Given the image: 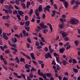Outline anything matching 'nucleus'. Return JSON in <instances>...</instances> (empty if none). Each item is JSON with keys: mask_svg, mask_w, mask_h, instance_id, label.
Here are the masks:
<instances>
[{"mask_svg": "<svg viewBox=\"0 0 80 80\" xmlns=\"http://www.w3.org/2000/svg\"><path fill=\"white\" fill-rule=\"evenodd\" d=\"M71 22L72 24L77 25L79 23V20L76 19L72 18L71 19Z\"/></svg>", "mask_w": 80, "mask_h": 80, "instance_id": "1", "label": "nucleus"}, {"mask_svg": "<svg viewBox=\"0 0 80 80\" xmlns=\"http://www.w3.org/2000/svg\"><path fill=\"white\" fill-rule=\"evenodd\" d=\"M45 57L46 59H47L49 58H52V55H51V53L49 52H48L45 54Z\"/></svg>", "mask_w": 80, "mask_h": 80, "instance_id": "2", "label": "nucleus"}, {"mask_svg": "<svg viewBox=\"0 0 80 80\" xmlns=\"http://www.w3.org/2000/svg\"><path fill=\"white\" fill-rule=\"evenodd\" d=\"M39 25L42 29L48 28V26L44 25V22H41V23L39 24Z\"/></svg>", "mask_w": 80, "mask_h": 80, "instance_id": "3", "label": "nucleus"}, {"mask_svg": "<svg viewBox=\"0 0 80 80\" xmlns=\"http://www.w3.org/2000/svg\"><path fill=\"white\" fill-rule=\"evenodd\" d=\"M52 12L53 13L51 14V15L52 17H54L55 15V13H56L57 14H58V15H60V12H57L55 10H52Z\"/></svg>", "mask_w": 80, "mask_h": 80, "instance_id": "4", "label": "nucleus"}, {"mask_svg": "<svg viewBox=\"0 0 80 80\" xmlns=\"http://www.w3.org/2000/svg\"><path fill=\"white\" fill-rule=\"evenodd\" d=\"M5 8H6V9H8V10H9L10 9H12L13 8L12 6V5L10 4L9 5V6L8 5H6L5 6Z\"/></svg>", "mask_w": 80, "mask_h": 80, "instance_id": "5", "label": "nucleus"}, {"mask_svg": "<svg viewBox=\"0 0 80 80\" xmlns=\"http://www.w3.org/2000/svg\"><path fill=\"white\" fill-rule=\"evenodd\" d=\"M2 35H3V37L5 39V40H8V37L7 36L6 34L3 32L2 33Z\"/></svg>", "mask_w": 80, "mask_h": 80, "instance_id": "6", "label": "nucleus"}, {"mask_svg": "<svg viewBox=\"0 0 80 80\" xmlns=\"http://www.w3.org/2000/svg\"><path fill=\"white\" fill-rule=\"evenodd\" d=\"M63 4L64 5L65 7L66 8H68V3L67 1H65L64 2H63Z\"/></svg>", "mask_w": 80, "mask_h": 80, "instance_id": "7", "label": "nucleus"}, {"mask_svg": "<svg viewBox=\"0 0 80 80\" xmlns=\"http://www.w3.org/2000/svg\"><path fill=\"white\" fill-rule=\"evenodd\" d=\"M18 14L21 15V16H22V17L23 16V13H24V12H23L22 11H20V10H18Z\"/></svg>", "mask_w": 80, "mask_h": 80, "instance_id": "8", "label": "nucleus"}, {"mask_svg": "<svg viewBox=\"0 0 80 80\" xmlns=\"http://www.w3.org/2000/svg\"><path fill=\"white\" fill-rule=\"evenodd\" d=\"M2 18L3 20H6V19H8V18H10V16L8 15L6 16H4L2 17Z\"/></svg>", "mask_w": 80, "mask_h": 80, "instance_id": "9", "label": "nucleus"}, {"mask_svg": "<svg viewBox=\"0 0 80 80\" xmlns=\"http://www.w3.org/2000/svg\"><path fill=\"white\" fill-rule=\"evenodd\" d=\"M42 5H40L39 6L38 8V11L39 12H41L42 11Z\"/></svg>", "mask_w": 80, "mask_h": 80, "instance_id": "10", "label": "nucleus"}, {"mask_svg": "<svg viewBox=\"0 0 80 80\" xmlns=\"http://www.w3.org/2000/svg\"><path fill=\"white\" fill-rule=\"evenodd\" d=\"M62 64L64 66H66V65L67 64H68V63L65 60H62Z\"/></svg>", "mask_w": 80, "mask_h": 80, "instance_id": "11", "label": "nucleus"}, {"mask_svg": "<svg viewBox=\"0 0 80 80\" xmlns=\"http://www.w3.org/2000/svg\"><path fill=\"white\" fill-rule=\"evenodd\" d=\"M62 37H66V36L68 35V34L67 33L64 32H62Z\"/></svg>", "mask_w": 80, "mask_h": 80, "instance_id": "12", "label": "nucleus"}, {"mask_svg": "<svg viewBox=\"0 0 80 80\" xmlns=\"http://www.w3.org/2000/svg\"><path fill=\"white\" fill-rule=\"evenodd\" d=\"M47 25H48V26H49L51 30V32H52V31L53 30V28H52V25L50 24L49 23H47Z\"/></svg>", "mask_w": 80, "mask_h": 80, "instance_id": "13", "label": "nucleus"}, {"mask_svg": "<svg viewBox=\"0 0 80 80\" xmlns=\"http://www.w3.org/2000/svg\"><path fill=\"white\" fill-rule=\"evenodd\" d=\"M64 23H62L61 24L58 25V27L61 28V29H62V28H63L64 27Z\"/></svg>", "mask_w": 80, "mask_h": 80, "instance_id": "14", "label": "nucleus"}, {"mask_svg": "<svg viewBox=\"0 0 80 80\" xmlns=\"http://www.w3.org/2000/svg\"><path fill=\"white\" fill-rule=\"evenodd\" d=\"M65 49L63 48H60L59 49V52L61 53H63L64 51L65 50Z\"/></svg>", "mask_w": 80, "mask_h": 80, "instance_id": "15", "label": "nucleus"}, {"mask_svg": "<svg viewBox=\"0 0 80 80\" xmlns=\"http://www.w3.org/2000/svg\"><path fill=\"white\" fill-rule=\"evenodd\" d=\"M46 75L47 77H52V73H46Z\"/></svg>", "mask_w": 80, "mask_h": 80, "instance_id": "16", "label": "nucleus"}, {"mask_svg": "<svg viewBox=\"0 0 80 80\" xmlns=\"http://www.w3.org/2000/svg\"><path fill=\"white\" fill-rule=\"evenodd\" d=\"M15 61H17V62H16V63H18L19 62H20V61H19V59H18V57H17L15 58L14 59Z\"/></svg>", "mask_w": 80, "mask_h": 80, "instance_id": "17", "label": "nucleus"}, {"mask_svg": "<svg viewBox=\"0 0 80 80\" xmlns=\"http://www.w3.org/2000/svg\"><path fill=\"white\" fill-rule=\"evenodd\" d=\"M32 71H33V72H35L36 71V69L32 68V69H31V70H30V73H33Z\"/></svg>", "mask_w": 80, "mask_h": 80, "instance_id": "18", "label": "nucleus"}, {"mask_svg": "<svg viewBox=\"0 0 80 80\" xmlns=\"http://www.w3.org/2000/svg\"><path fill=\"white\" fill-rule=\"evenodd\" d=\"M73 69L74 72H75V73H78V69H75V68H73Z\"/></svg>", "mask_w": 80, "mask_h": 80, "instance_id": "19", "label": "nucleus"}, {"mask_svg": "<svg viewBox=\"0 0 80 80\" xmlns=\"http://www.w3.org/2000/svg\"><path fill=\"white\" fill-rule=\"evenodd\" d=\"M59 20L60 21H61V22L62 23H63L64 22H65V21H66V19H63L62 18H60L59 19Z\"/></svg>", "mask_w": 80, "mask_h": 80, "instance_id": "20", "label": "nucleus"}, {"mask_svg": "<svg viewBox=\"0 0 80 80\" xmlns=\"http://www.w3.org/2000/svg\"><path fill=\"white\" fill-rule=\"evenodd\" d=\"M23 56H25V57H26V58H28V59H29L30 60H31V58H30L29 56H28V55L26 54H23Z\"/></svg>", "mask_w": 80, "mask_h": 80, "instance_id": "21", "label": "nucleus"}, {"mask_svg": "<svg viewBox=\"0 0 80 80\" xmlns=\"http://www.w3.org/2000/svg\"><path fill=\"white\" fill-rule=\"evenodd\" d=\"M21 5H22V6L23 8H26V7H25V3H21Z\"/></svg>", "mask_w": 80, "mask_h": 80, "instance_id": "22", "label": "nucleus"}, {"mask_svg": "<svg viewBox=\"0 0 80 80\" xmlns=\"http://www.w3.org/2000/svg\"><path fill=\"white\" fill-rule=\"evenodd\" d=\"M76 46H77V45H78V41L77 40H76L74 42Z\"/></svg>", "mask_w": 80, "mask_h": 80, "instance_id": "23", "label": "nucleus"}, {"mask_svg": "<svg viewBox=\"0 0 80 80\" xmlns=\"http://www.w3.org/2000/svg\"><path fill=\"white\" fill-rule=\"evenodd\" d=\"M25 25H27V26H29V25H30V21H26L25 23Z\"/></svg>", "mask_w": 80, "mask_h": 80, "instance_id": "24", "label": "nucleus"}, {"mask_svg": "<svg viewBox=\"0 0 80 80\" xmlns=\"http://www.w3.org/2000/svg\"><path fill=\"white\" fill-rule=\"evenodd\" d=\"M56 70H60V66L58 65V64H57L56 65Z\"/></svg>", "mask_w": 80, "mask_h": 80, "instance_id": "25", "label": "nucleus"}, {"mask_svg": "<svg viewBox=\"0 0 80 80\" xmlns=\"http://www.w3.org/2000/svg\"><path fill=\"white\" fill-rule=\"evenodd\" d=\"M20 62H25V59L23 58H21L20 60Z\"/></svg>", "mask_w": 80, "mask_h": 80, "instance_id": "26", "label": "nucleus"}, {"mask_svg": "<svg viewBox=\"0 0 80 80\" xmlns=\"http://www.w3.org/2000/svg\"><path fill=\"white\" fill-rule=\"evenodd\" d=\"M16 16L19 20H21V18H20V15L17 14Z\"/></svg>", "mask_w": 80, "mask_h": 80, "instance_id": "27", "label": "nucleus"}, {"mask_svg": "<svg viewBox=\"0 0 80 80\" xmlns=\"http://www.w3.org/2000/svg\"><path fill=\"white\" fill-rule=\"evenodd\" d=\"M29 78H32L33 77V75L32 73H30L29 75L28 76Z\"/></svg>", "mask_w": 80, "mask_h": 80, "instance_id": "28", "label": "nucleus"}, {"mask_svg": "<svg viewBox=\"0 0 80 80\" xmlns=\"http://www.w3.org/2000/svg\"><path fill=\"white\" fill-rule=\"evenodd\" d=\"M3 11H4L5 13H8V10L6 9H3Z\"/></svg>", "mask_w": 80, "mask_h": 80, "instance_id": "29", "label": "nucleus"}, {"mask_svg": "<svg viewBox=\"0 0 80 80\" xmlns=\"http://www.w3.org/2000/svg\"><path fill=\"white\" fill-rule=\"evenodd\" d=\"M25 28L28 32H29V30L30 29V27H25Z\"/></svg>", "mask_w": 80, "mask_h": 80, "instance_id": "30", "label": "nucleus"}, {"mask_svg": "<svg viewBox=\"0 0 80 80\" xmlns=\"http://www.w3.org/2000/svg\"><path fill=\"white\" fill-rule=\"evenodd\" d=\"M48 32V29H46L43 30V32L45 34H46L47 33V32Z\"/></svg>", "mask_w": 80, "mask_h": 80, "instance_id": "31", "label": "nucleus"}, {"mask_svg": "<svg viewBox=\"0 0 80 80\" xmlns=\"http://www.w3.org/2000/svg\"><path fill=\"white\" fill-rule=\"evenodd\" d=\"M72 63L73 64H75V63H77V61H76L75 59H73Z\"/></svg>", "mask_w": 80, "mask_h": 80, "instance_id": "32", "label": "nucleus"}, {"mask_svg": "<svg viewBox=\"0 0 80 80\" xmlns=\"http://www.w3.org/2000/svg\"><path fill=\"white\" fill-rule=\"evenodd\" d=\"M75 2H76V1H75V0H72L71 1V5H73L74 3H75Z\"/></svg>", "mask_w": 80, "mask_h": 80, "instance_id": "33", "label": "nucleus"}, {"mask_svg": "<svg viewBox=\"0 0 80 80\" xmlns=\"http://www.w3.org/2000/svg\"><path fill=\"white\" fill-rule=\"evenodd\" d=\"M10 50L8 49L6 50L5 51V53H10Z\"/></svg>", "mask_w": 80, "mask_h": 80, "instance_id": "34", "label": "nucleus"}, {"mask_svg": "<svg viewBox=\"0 0 80 80\" xmlns=\"http://www.w3.org/2000/svg\"><path fill=\"white\" fill-rule=\"evenodd\" d=\"M27 41L28 43H31V40L29 38H27Z\"/></svg>", "mask_w": 80, "mask_h": 80, "instance_id": "35", "label": "nucleus"}, {"mask_svg": "<svg viewBox=\"0 0 80 80\" xmlns=\"http://www.w3.org/2000/svg\"><path fill=\"white\" fill-rule=\"evenodd\" d=\"M53 55L55 57H56L57 56H58V57H60V55H59V54L57 53L56 52H54L53 53Z\"/></svg>", "mask_w": 80, "mask_h": 80, "instance_id": "36", "label": "nucleus"}, {"mask_svg": "<svg viewBox=\"0 0 80 80\" xmlns=\"http://www.w3.org/2000/svg\"><path fill=\"white\" fill-rule=\"evenodd\" d=\"M12 12H13V11L11 10V9H8V13H9L10 14H11V13H12Z\"/></svg>", "mask_w": 80, "mask_h": 80, "instance_id": "37", "label": "nucleus"}, {"mask_svg": "<svg viewBox=\"0 0 80 80\" xmlns=\"http://www.w3.org/2000/svg\"><path fill=\"white\" fill-rule=\"evenodd\" d=\"M13 27L14 30H15L16 31L18 29V28L17 26H14Z\"/></svg>", "mask_w": 80, "mask_h": 80, "instance_id": "38", "label": "nucleus"}, {"mask_svg": "<svg viewBox=\"0 0 80 80\" xmlns=\"http://www.w3.org/2000/svg\"><path fill=\"white\" fill-rule=\"evenodd\" d=\"M78 5H75L73 7V9H77V8H78Z\"/></svg>", "mask_w": 80, "mask_h": 80, "instance_id": "39", "label": "nucleus"}, {"mask_svg": "<svg viewBox=\"0 0 80 80\" xmlns=\"http://www.w3.org/2000/svg\"><path fill=\"white\" fill-rule=\"evenodd\" d=\"M56 61H57V62H58V63L59 62H60V61H59V57H56Z\"/></svg>", "mask_w": 80, "mask_h": 80, "instance_id": "40", "label": "nucleus"}, {"mask_svg": "<svg viewBox=\"0 0 80 80\" xmlns=\"http://www.w3.org/2000/svg\"><path fill=\"white\" fill-rule=\"evenodd\" d=\"M55 61L54 60L52 61V65H56V62H55Z\"/></svg>", "mask_w": 80, "mask_h": 80, "instance_id": "41", "label": "nucleus"}, {"mask_svg": "<svg viewBox=\"0 0 80 80\" xmlns=\"http://www.w3.org/2000/svg\"><path fill=\"white\" fill-rule=\"evenodd\" d=\"M35 45L36 46H38L39 45H40V43H39L37 41L36 42Z\"/></svg>", "mask_w": 80, "mask_h": 80, "instance_id": "42", "label": "nucleus"}, {"mask_svg": "<svg viewBox=\"0 0 80 80\" xmlns=\"http://www.w3.org/2000/svg\"><path fill=\"white\" fill-rule=\"evenodd\" d=\"M21 75H22V78H23L24 79H25V78H26L25 77V75L23 73H21Z\"/></svg>", "mask_w": 80, "mask_h": 80, "instance_id": "43", "label": "nucleus"}, {"mask_svg": "<svg viewBox=\"0 0 80 80\" xmlns=\"http://www.w3.org/2000/svg\"><path fill=\"white\" fill-rule=\"evenodd\" d=\"M75 4L76 5H80V2L78 1H75Z\"/></svg>", "mask_w": 80, "mask_h": 80, "instance_id": "44", "label": "nucleus"}, {"mask_svg": "<svg viewBox=\"0 0 80 80\" xmlns=\"http://www.w3.org/2000/svg\"><path fill=\"white\" fill-rule=\"evenodd\" d=\"M68 45H69V43L66 42V44L64 45V47H66L67 46H68Z\"/></svg>", "mask_w": 80, "mask_h": 80, "instance_id": "45", "label": "nucleus"}, {"mask_svg": "<svg viewBox=\"0 0 80 80\" xmlns=\"http://www.w3.org/2000/svg\"><path fill=\"white\" fill-rule=\"evenodd\" d=\"M46 9L47 8H50V5H46V7L45 8Z\"/></svg>", "mask_w": 80, "mask_h": 80, "instance_id": "46", "label": "nucleus"}, {"mask_svg": "<svg viewBox=\"0 0 80 80\" xmlns=\"http://www.w3.org/2000/svg\"><path fill=\"white\" fill-rule=\"evenodd\" d=\"M31 5H32V6H35V3L33 1H32L31 2Z\"/></svg>", "mask_w": 80, "mask_h": 80, "instance_id": "47", "label": "nucleus"}, {"mask_svg": "<svg viewBox=\"0 0 80 80\" xmlns=\"http://www.w3.org/2000/svg\"><path fill=\"white\" fill-rule=\"evenodd\" d=\"M22 33L24 34V37H25V34L26 33V31L25 30H23L22 31Z\"/></svg>", "mask_w": 80, "mask_h": 80, "instance_id": "48", "label": "nucleus"}, {"mask_svg": "<svg viewBox=\"0 0 80 80\" xmlns=\"http://www.w3.org/2000/svg\"><path fill=\"white\" fill-rule=\"evenodd\" d=\"M32 62L33 63H34V64L35 65H37V62H36V61L32 60Z\"/></svg>", "mask_w": 80, "mask_h": 80, "instance_id": "49", "label": "nucleus"}, {"mask_svg": "<svg viewBox=\"0 0 80 80\" xmlns=\"http://www.w3.org/2000/svg\"><path fill=\"white\" fill-rule=\"evenodd\" d=\"M53 6L55 9H56V10L57 9V4H54Z\"/></svg>", "mask_w": 80, "mask_h": 80, "instance_id": "50", "label": "nucleus"}, {"mask_svg": "<svg viewBox=\"0 0 80 80\" xmlns=\"http://www.w3.org/2000/svg\"><path fill=\"white\" fill-rule=\"evenodd\" d=\"M28 18V17L27 16H25V20L26 21H27V19Z\"/></svg>", "mask_w": 80, "mask_h": 80, "instance_id": "51", "label": "nucleus"}, {"mask_svg": "<svg viewBox=\"0 0 80 80\" xmlns=\"http://www.w3.org/2000/svg\"><path fill=\"white\" fill-rule=\"evenodd\" d=\"M25 68L27 69H28L29 68V67H28V64H26L24 66Z\"/></svg>", "mask_w": 80, "mask_h": 80, "instance_id": "52", "label": "nucleus"}, {"mask_svg": "<svg viewBox=\"0 0 80 80\" xmlns=\"http://www.w3.org/2000/svg\"><path fill=\"white\" fill-rule=\"evenodd\" d=\"M20 25H23L25 24V22H20Z\"/></svg>", "mask_w": 80, "mask_h": 80, "instance_id": "53", "label": "nucleus"}, {"mask_svg": "<svg viewBox=\"0 0 80 80\" xmlns=\"http://www.w3.org/2000/svg\"><path fill=\"white\" fill-rule=\"evenodd\" d=\"M14 36L16 37H17L18 38H20V37H19V36H18V34H16L14 35Z\"/></svg>", "mask_w": 80, "mask_h": 80, "instance_id": "54", "label": "nucleus"}, {"mask_svg": "<svg viewBox=\"0 0 80 80\" xmlns=\"http://www.w3.org/2000/svg\"><path fill=\"white\" fill-rule=\"evenodd\" d=\"M15 2L16 5H19V1L16 0Z\"/></svg>", "mask_w": 80, "mask_h": 80, "instance_id": "55", "label": "nucleus"}, {"mask_svg": "<svg viewBox=\"0 0 80 80\" xmlns=\"http://www.w3.org/2000/svg\"><path fill=\"white\" fill-rule=\"evenodd\" d=\"M45 17H46V16L45 15V14H43L42 16V19H45Z\"/></svg>", "mask_w": 80, "mask_h": 80, "instance_id": "56", "label": "nucleus"}, {"mask_svg": "<svg viewBox=\"0 0 80 80\" xmlns=\"http://www.w3.org/2000/svg\"><path fill=\"white\" fill-rule=\"evenodd\" d=\"M0 59L1 60H4V58H3V56L2 55H1L0 56Z\"/></svg>", "mask_w": 80, "mask_h": 80, "instance_id": "57", "label": "nucleus"}, {"mask_svg": "<svg viewBox=\"0 0 80 80\" xmlns=\"http://www.w3.org/2000/svg\"><path fill=\"white\" fill-rule=\"evenodd\" d=\"M33 11L32 9H31L30 11L29 14L31 15L32 13H33Z\"/></svg>", "mask_w": 80, "mask_h": 80, "instance_id": "58", "label": "nucleus"}, {"mask_svg": "<svg viewBox=\"0 0 80 80\" xmlns=\"http://www.w3.org/2000/svg\"><path fill=\"white\" fill-rule=\"evenodd\" d=\"M44 50L46 52L48 51V48H47V47H45L44 48Z\"/></svg>", "mask_w": 80, "mask_h": 80, "instance_id": "59", "label": "nucleus"}, {"mask_svg": "<svg viewBox=\"0 0 80 80\" xmlns=\"http://www.w3.org/2000/svg\"><path fill=\"white\" fill-rule=\"evenodd\" d=\"M50 0V2L51 3V5H53V1L54 0Z\"/></svg>", "mask_w": 80, "mask_h": 80, "instance_id": "60", "label": "nucleus"}, {"mask_svg": "<svg viewBox=\"0 0 80 80\" xmlns=\"http://www.w3.org/2000/svg\"><path fill=\"white\" fill-rule=\"evenodd\" d=\"M41 39L43 42H45V39H44V38H43V37H41Z\"/></svg>", "mask_w": 80, "mask_h": 80, "instance_id": "61", "label": "nucleus"}, {"mask_svg": "<svg viewBox=\"0 0 80 80\" xmlns=\"http://www.w3.org/2000/svg\"><path fill=\"white\" fill-rule=\"evenodd\" d=\"M27 48H30V44L28 43H27Z\"/></svg>", "mask_w": 80, "mask_h": 80, "instance_id": "62", "label": "nucleus"}, {"mask_svg": "<svg viewBox=\"0 0 80 80\" xmlns=\"http://www.w3.org/2000/svg\"><path fill=\"white\" fill-rule=\"evenodd\" d=\"M50 80H54V78L53 77L51 76L49 78Z\"/></svg>", "mask_w": 80, "mask_h": 80, "instance_id": "63", "label": "nucleus"}, {"mask_svg": "<svg viewBox=\"0 0 80 80\" xmlns=\"http://www.w3.org/2000/svg\"><path fill=\"white\" fill-rule=\"evenodd\" d=\"M63 80H68V78H66V77H64Z\"/></svg>", "mask_w": 80, "mask_h": 80, "instance_id": "64", "label": "nucleus"}]
</instances>
